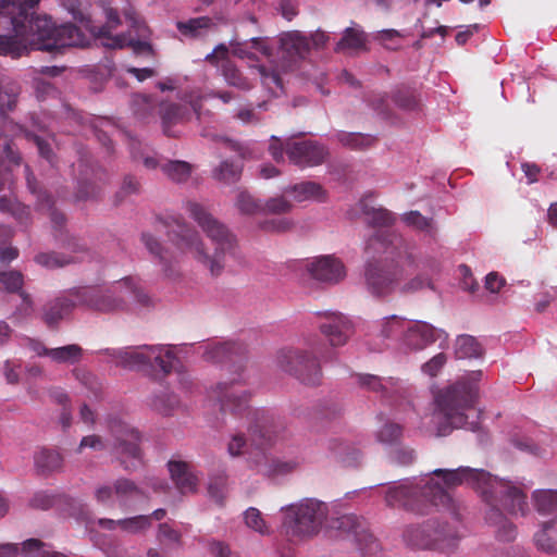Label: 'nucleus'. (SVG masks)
<instances>
[{
  "mask_svg": "<svg viewBox=\"0 0 557 557\" xmlns=\"http://www.w3.org/2000/svg\"><path fill=\"white\" fill-rule=\"evenodd\" d=\"M39 0H0V54L18 57L23 51L60 53L85 47L88 39L74 24L57 26L48 16H34Z\"/></svg>",
  "mask_w": 557,
  "mask_h": 557,
  "instance_id": "nucleus-1",
  "label": "nucleus"
},
{
  "mask_svg": "<svg viewBox=\"0 0 557 557\" xmlns=\"http://www.w3.org/2000/svg\"><path fill=\"white\" fill-rule=\"evenodd\" d=\"M184 208L214 246L212 253L206 249L199 233L181 215L158 219L165 228L169 239L181 250L189 252L206 267L212 276H219L225 268V257L233 255L237 240L225 224L209 209L195 200L185 202Z\"/></svg>",
  "mask_w": 557,
  "mask_h": 557,
  "instance_id": "nucleus-2",
  "label": "nucleus"
},
{
  "mask_svg": "<svg viewBox=\"0 0 557 557\" xmlns=\"http://www.w3.org/2000/svg\"><path fill=\"white\" fill-rule=\"evenodd\" d=\"M432 474L442 479L445 486L436 481L446 492L462 484L475 490L487 506L485 520L496 527V537L499 541L511 542L516 539V527L507 520L503 510L511 515L524 516L528 510L527 495L519 487L493 476L483 469L459 467L454 470L435 469Z\"/></svg>",
  "mask_w": 557,
  "mask_h": 557,
  "instance_id": "nucleus-3",
  "label": "nucleus"
},
{
  "mask_svg": "<svg viewBox=\"0 0 557 557\" xmlns=\"http://www.w3.org/2000/svg\"><path fill=\"white\" fill-rule=\"evenodd\" d=\"M381 244L384 248L383 260H369L364 265V282L367 289L375 297L392 294L404 277L405 264H413V247L401 236L388 235L381 242L379 236L370 239V245Z\"/></svg>",
  "mask_w": 557,
  "mask_h": 557,
  "instance_id": "nucleus-4",
  "label": "nucleus"
},
{
  "mask_svg": "<svg viewBox=\"0 0 557 557\" xmlns=\"http://www.w3.org/2000/svg\"><path fill=\"white\" fill-rule=\"evenodd\" d=\"M216 389L221 410L246 419L251 444L259 449L271 445L276 433L274 419L264 409L249 407V394L242 387L240 381L221 382Z\"/></svg>",
  "mask_w": 557,
  "mask_h": 557,
  "instance_id": "nucleus-5",
  "label": "nucleus"
},
{
  "mask_svg": "<svg viewBox=\"0 0 557 557\" xmlns=\"http://www.w3.org/2000/svg\"><path fill=\"white\" fill-rule=\"evenodd\" d=\"M476 398V388L465 382H457L441 391L436 396V405L444 421L438 425V435L446 436L454 429L478 431L481 410L475 408Z\"/></svg>",
  "mask_w": 557,
  "mask_h": 557,
  "instance_id": "nucleus-6",
  "label": "nucleus"
},
{
  "mask_svg": "<svg viewBox=\"0 0 557 557\" xmlns=\"http://www.w3.org/2000/svg\"><path fill=\"white\" fill-rule=\"evenodd\" d=\"M385 503L392 508H403L418 515L429 513L432 507L454 509L453 498L432 476L404 480L389 485Z\"/></svg>",
  "mask_w": 557,
  "mask_h": 557,
  "instance_id": "nucleus-7",
  "label": "nucleus"
},
{
  "mask_svg": "<svg viewBox=\"0 0 557 557\" xmlns=\"http://www.w3.org/2000/svg\"><path fill=\"white\" fill-rule=\"evenodd\" d=\"M76 298L77 304L102 313L122 311L129 301L140 306L150 304L139 280L133 276H126L106 289L84 288L76 293Z\"/></svg>",
  "mask_w": 557,
  "mask_h": 557,
  "instance_id": "nucleus-8",
  "label": "nucleus"
},
{
  "mask_svg": "<svg viewBox=\"0 0 557 557\" xmlns=\"http://www.w3.org/2000/svg\"><path fill=\"white\" fill-rule=\"evenodd\" d=\"M283 530L292 539H307L317 535L327 518V505L314 498L282 508Z\"/></svg>",
  "mask_w": 557,
  "mask_h": 557,
  "instance_id": "nucleus-9",
  "label": "nucleus"
},
{
  "mask_svg": "<svg viewBox=\"0 0 557 557\" xmlns=\"http://www.w3.org/2000/svg\"><path fill=\"white\" fill-rule=\"evenodd\" d=\"M117 366L126 369H141L150 366L158 368L163 375H168L175 368L177 359L170 349L162 346H138L112 350L110 352Z\"/></svg>",
  "mask_w": 557,
  "mask_h": 557,
  "instance_id": "nucleus-10",
  "label": "nucleus"
},
{
  "mask_svg": "<svg viewBox=\"0 0 557 557\" xmlns=\"http://www.w3.org/2000/svg\"><path fill=\"white\" fill-rule=\"evenodd\" d=\"M108 428L113 438L112 451L122 467L132 471L143 463L140 434L119 417H109Z\"/></svg>",
  "mask_w": 557,
  "mask_h": 557,
  "instance_id": "nucleus-11",
  "label": "nucleus"
},
{
  "mask_svg": "<svg viewBox=\"0 0 557 557\" xmlns=\"http://www.w3.org/2000/svg\"><path fill=\"white\" fill-rule=\"evenodd\" d=\"M277 361L285 372L305 385L317 386L322 382V369L312 351L284 349L278 354Z\"/></svg>",
  "mask_w": 557,
  "mask_h": 557,
  "instance_id": "nucleus-12",
  "label": "nucleus"
},
{
  "mask_svg": "<svg viewBox=\"0 0 557 557\" xmlns=\"http://www.w3.org/2000/svg\"><path fill=\"white\" fill-rule=\"evenodd\" d=\"M333 527L347 536H352L362 555L372 556L379 552L380 544L369 531L364 518L355 513L343 515L336 519Z\"/></svg>",
  "mask_w": 557,
  "mask_h": 557,
  "instance_id": "nucleus-13",
  "label": "nucleus"
},
{
  "mask_svg": "<svg viewBox=\"0 0 557 557\" xmlns=\"http://www.w3.org/2000/svg\"><path fill=\"white\" fill-rule=\"evenodd\" d=\"M106 24L101 26H90V32L96 38L101 39L102 46L111 49L123 48L132 46L135 49L149 50L150 45L145 41H134L128 39L125 35L111 36V32L121 25V18L116 10L112 8H104Z\"/></svg>",
  "mask_w": 557,
  "mask_h": 557,
  "instance_id": "nucleus-14",
  "label": "nucleus"
},
{
  "mask_svg": "<svg viewBox=\"0 0 557 557\" xmlns=\"http://www.w3.org/2000/svg\"><path fill=\"white\" fill-rule=\"evenodd\" d=\"M286 154L288 160L297 166H317L324 162L327 149L312 140L287 141Z\"/></svg>",
  "mask_w": 557,
  "mask_h": 557,
  "instance_id": "nucleus-15",
  "label": "nucleus"
},
{
  "mask_svg": "<svg viewBox=\"0 0 557 557\" xmlns=\"http://www.w3.org/2000/svg\"><path fill=\"white\" fill-rule=\"evenodd\" d=\"M306 269L313 280L325 284H337L346 276L343 262L331 255L308 261Z\"/></svg>",
  "mask_w": 557,
  "mask_h": 557,
  "instance_id": "nucleus-16",
  "label": "nucleus"
},
{
  "mask_svg": "<svg viewBox=\"0 0 557 557\" xmlns=\"http://www.w3.org/2000/svg\"><path fill=\"white\" fill-rule=\"evenodd\" d=\"M20 86L12 81H0V132L10 135L23 132V126L14 123L7 114L12 111L17 101Z\"/></svg>",
  "mask_w": 557,
  "mask_h": 557,
  "instance_id": "nucleus-17",
  "label": "nucleus"
},
{
  "mask_svg": "<svg viewBox=\"0 0 557 557\" xmlns=\"http://www.w3.org/2000/svg\"><path fill=\"white\" fill-rule=\"evenodd\" d=\"M333 347L343 346L354 333L351 321L342 313H327L319 326Z\"/></svg>",
  "mask_w": 557,
  "mask_h": 557,
  "instance_id": "nucleus-18",
  "label": "nucleus"
},
{
  "mask_svg": "<svg viewBox=\"0 0 557 557\" xmlns=\"http://www.w3.org/2000/svg\"><path fill=\"white\" fill-rule=\"evenodd\" d=\"M246 348L238 343H219L208 346L203 358L215 363L231 362L235 372L243 370Z\"/></svg>",
  "mask_w": 557,
  "mask_h": 557,
  "instance_id": "nucleus-19",
  "label": "nucleus"
},
{
  "mask_svg": "<svg viewBox=\"0 0 557 557\" xmlns=\"http://www.w3.org/2000/svg\"><path fill=\"white\" fill-rule=\"evenodd\" d=\"M441 333L443 332L426 322L414 321L408 324L403 337V344L410 350H422L435 343L440 338Z\"/></svg>",
  "mask_w": 557,
  "mask_h": 557,
  "instance_id": "nucleus-20",
  "label": "nucleus"
},
{
  "mask_svg": "<svg viewBox=\"0 0 557 557\" xmlns=\"http://www.w3.org/2000/svg\"><path fill=\"white\" fill-rule=\"evenodd\" d=\"M434 529V523L430 520L422 524H410L406 527L403 532L404 542L412 547L419 549H429V547H447V543L438 542L440 540L432 539L431 531ZM448 545H450L448 543Z\"/></svg>",
  "mask_w": 557,
  "mask_h": 557,
  "instance_id": "nucleus-21",
  "label": "nucleus"
},
{
  "mask_svg": "<svg viewBox=\"0 0 557 557\" xmlns=\"http://www.w3.org/2000/svg\"><path fill=\"white\" fill-rule=\"evenodd\" d=\"M282 57L288 62L305 59L310 51L309 39L298 30L285 32L280 36Z\"/></svg>",
  "mask_w": 557,
  "mask_h": 557,
  "instance_id": "nucleus-22",
  "label": "nucleus"
},
{
  "mask_svg": "<svg viewBox=\"0 0 557 557\" xmlns=\"http://www.w3.org/2000/svg\"><path fill=\"white\" fill-rule=\"evenodd\" d=\"M159 114L162 122L164 135L176 137V133L172 132V127L186 123L190 120L189 109L180 103L162 102L160 104Z\"/></svg>",
  "mask_w": 557,
  "mask_h": 557,
  "instance_id": "nucleus-23",
  "label": "nucleus"
},
{
  "mask_svg": "<svg viewBox=\"0 0 557 557\" xmlns=\"http://www.w3.org/2000/svg\"><path fill=\"white\" fill-rule=\"evenodd\" d=\"M141 242L150 255L162 265L163 273L166 277L175 278L178 276V271L174 265L172 255L161 245L158 238L148 232H144L141 234Z\"/></svg>",
  "mask_w": 557,
  "mask_h": 557,
  "instance_id": "nucleus-24",
  "label": "nucleus"
},
{
  "mask_svg": "<svg viewBox=\"0 0 557 557\" xmlns=\"http://www.w3.org/2000/svg\"><path fill=\"white\" fill-rule=\"evenodd\" d=\"M358 383L368 391L380 393L382 397H389L394 393H398L401 388L398 379H382L373 374H358Z\"/></svg>",
  "mask_w": 557,
  "mask_h": 557,
  "instance_id": "nucleus-25",
  "label": "nucleus"
},
{
  "mask_svg": "<svg viewBox=\"0 0 557 557\" xmlns=\"http://www.w3.org/2000/svg\"><path fill=\"white\" fill-rule=\"evenodd\" d=\"M168 466L171 478L182 494H189L196 491L197 478L191 473L187 462L170 461Z\"/></svg>",
  "mask_w": 557,
  "mask_h": 557,
  "instance_id": "nucleus-26",
  "label": "nucleus"
},
{
  "mask_svg": "<svg viewBox=\"0 0 557 557\" xmlns=\"http://www.w3.org/2000/svg\"><path fill=\"white\" fill-rule=\"evenodd\" d=\"M75 306L76 302L69 297H58L44 307L42 320L49 327H53L67 317Z\"/></svg>",
  "mask_w": 557,
  "mask_h": 557,
  "instance_id": "nucleus-27",
  "label": "nucleus"
},
{
  "mask_svg": "<svg viewBox=\"0 0 557 557\" xmlns=\"http://www.w3.org/2000/svg\"><path fill=\"white\" fill-rule=\"evenodd\" d=\"M5 157L9 162L13 165H20L22 158L18 152L13 150V141L9 139L8 134H3L0 132V159ZM12 183V173L11 170L7 166H3L0 163V191L5 188V186H10Z\"/></svg>",
  "mask_w": 557,
  "mask_h": 557,
  "instance_id": "nucleus-28",
  "label": "nucleus"
},
{
  "mask_svg": "<svg viewBox=\"0 0 557 557\" xmlns=\"http://www.w3.org/2000/svg\"><path fill=\"white\" fill-rule=\"evenodd\" d=\"M284 193L290 194L293 199L297 202L307 200L323 201L325 198V190L323 187L319 183L311 181L290 185L284 189Z\"/></svg>",
  "mask_w": 557,
  "mask_h": 557,
  "instance_id": "nucleus-29",
  "label": "nucleus"
},
{
  "mask_svg": "<svg viewBox=\"0 0 557 557\" xmlns=\"http://www.w3.org/2000/svg\"><path fill=\"white\" fill-rule=\"evenodd\" d=\"M430 522L434 523V529L431 531L432 539L440 540L438 542L449 543L447 547H429V549H435L443 553H449L456 549L459 541L458 532L455 528L448 525L447 523L441 524L435 519H430Z\"/></svg>",
  "mask_w": 557,
  "mask_h": 557,
  "instance_id": "nucleus-30",
  "label": "nucleus"
},
{
  "mask_svg": "<svg viewBox=\"0 0 557 557\" xmlns=\"http://www.w3.org/2000/svg\"><path fill=\"white\" fill-rule=\"evenodd\" d=\"M534 507L542 516L557 519V490H536L532 494Z\"/></svg>",
  "mask_w": 557,
  "mask_h": 557,
  "instance_id": "nucleus-31",
  "label": "nucleus"
},
{
  "mask_svg": "<svg viewBox=\"0 0 557 557\" xmlns=\"http://www.w3.org/2000/svg\"><path fill=\"white\" fill-rule=\"evenodd\" d=\"M367 35L363 30L356 27H347L341 40L335 47L336 52L351 50V51H367Z\"/></svg>",
  "mask_w": 557,
  "mask_h": 557,
  "instance_id": "nucleus-32",
  "label": "nucleus"
},
{
  "mask_svg": "<svg viewBox=\"0 0 557 557\" xmlns=\"http://www.w3.org/2000/svg\"><path fill=\"white\" fill-rule=\"evenodd\" d=\"M34 462L40 473L47 474L59 470L63 459L58 451L42 447L35 453Z\"/></svg>",
  "mask_w": 557,
  "mask_h": 557,
  "instance_id": "nucleus-33",
  "label": "nucleus"
},
{
  "mask_svg": "<svg viewBox=\"0 0 557 557\" xmlns=\"http://www.w3.org/2000/svg\"><path fill=\"white\" fill-rule=\"evenodd\" d=\"M163 174L174 183H185L191 175L193 165L186 161L172 160L160 165Z\"/></svg>",
  "mask_w": 557,
  "mask_h": 557,
  "instance_id": "nucleus-34",
  "label": "nucleus"
},
{
  "mask_svg": "<svg viewBox=\"0 0 557 557\" xmlns=\"http://www.w3.org/2000/svg\"><path fill=\"white\" fill-rule=\"evenodd\" d=\"M483 348L471 335H460L456 339L455 356L458 359H470L481 357Z\"/></svg>",
  "mask_w": 557,
  "mask_h": 557,
  "instance_id": "nucleus-35",
  "label": "nucleus"
},
{
  "mask_svg": "<svg viewBox=\"0 0 557 557\" xmlns=\"http://www.w3.org/2000/svg\"><path fill=\"white\" fill-rule=\"evenodd\" d=\"M337 140L351 150H366L376 143V138L369 134L338 132Z\"/></svg>",
  "mask_w": 557,
  "mask_h": 557,
  "instance_id": "nucleus-36",
  "label": "nucleus"
},
{
  "mask_svg": "<svg viewBox=\"0 0 557 557\" xmlns=\"http://www.w3.org/2000/svg\"><path fill=\"white\" fill-rule=\"evenodd\" d=\"M361 209L364 215L368 218V222L374 227H387L391 226L394 221V214L385 208L370 207L366 200L361 201Z\"/></svg>",
  "mask_w": 557,
  "mask_h": 557,
  "instance_id": "nucleus-37",
  "label": "nucleus"
},
{
  "mask_svg": "<svg viewBox=\"0 0 557 557\" xmlns=\"http://www.w3.org/2000/svg\"><path fill=\"white\" fill-rule=\"evenodd\" d=\"M82 357L83 348L76 344L51 348L49 350V358L55 363L74 364L81 361Z\"/></svg>",
  "mask_w": 557,
  "mask_h": 557,
  "instance_id": "nucleus-38",
  "label": "nucleus"
},
{
  "mask_svg": "<svg viewBox=\"0 0 557 557\" xmlns=\"http://www.w3.org/2000/svg\"><path fill=\"white\" fill-rule=\"evenodd\" d=\"M39 210L46 211L53 224L54 230H61L65 224V216L54 208L52 197L46 191H40L37 197Z\"/></svg>",
  "mask_w": 557,
  "mask_h": 557,
  "instance_id": "nucleus-39",
  "label": "nucleus"
},
{
  "mask_svg": "<svg viewBox=\"0 0 557 557\" xmlns=\"http://www.w3.org/2000/svg\"><path fill=\"white\" fill-rule=\"evenodd\" d=\"M76 257H70L58 252H40L35 256V262L47 269L63 268L76 261Z\"/></svg>",
  "mask_w": 557,
  "mask_h": 557,
  "instance_id": "nucleus-40",
  "label": "nucleus"
},
{
  "mask_svg": "<svg viewBox=\"0 0 557 557\" xmlns=\"http://www.w3.org/2000/svg\"><path fill=\"white\" fill-rule=\"evenodd\" d=\"M240 174L242 165L228 160L222 161L213 172L214 178L224 184L236 183L239 180Z\"/></svg>",
  "mask_w": 557,
  "mask_h": 557,
  "instance_id": "nucleus-41",
  "label": "nucleus"
},
{
  "mask_svg": "<svg viewBox=\"0 0 557 557\" xmlns=\"http://www.w3.org/2000/svg\"><path fill=\"white\" fill-rule=\"evenodd\" d=\"M114 493L121 506H125L131 498L141 495L140 488L133 481L124 478L114 482Z\"/></svg>",
  "mask_w": 557,
  "mask_h": 557,
  "instance_id": "nucleus-42",
  "label": "nucleus"
},
{
  "mask_svg": "<svg viewBox=\"0 0 557 557\" xmlns=\"http://www.w3.org/2000/svg\"><path fill=\"white\" fill-rule=\"evenodd\" d=\"M210 98H219L224 103H228L232 99H234V95L230 91H210L191 98L189 104L196 114L197 120H200L203 115V102Z\"/></svg>",
  "mask_w": 557,
  "mask_h": 557,
  "instance_id": "nucleus-43",
  "label": "nucleus"
},
{
  "mask_svg": "<svg viewBox=\"0 0 557 557\" xmlns=\"http://www.w3.org/2000/svg\"><path fill=\"white\" fill-rule=\"evenodd\" d=\"M407 326L405 319L391 315L382 321L380 334L384 338H396L400 335L404 337Z\"/></svg>",
  "mask_w": 557,
  "mask_h": 557,
  "instance_id": "nucleus-44",
  "label": "nucleus"
},
{
  "mask_svg": "<svg viewBox=\"0 0 557 557\" xmlns=\"http://www.w3.org/2000/svg\"><path fill=\"white\" fill-rule=\"evenodd\" d=\"M554 520L544 522L542 529L535 533L534 542L537 549L547 553L554 554L557 552V545L555 540L549 535V530L553 529Z\"/></svg>",
  "mask_w": 557,
  "mask_h": 557,
  "instance_id": "nucleus-45",
  "label": "nucleus"
},
{
  "mask_svg": "<svg viewBox=\"0 0 557 557\" xmlns=\"http://www.w3.org/2000/svg\"><path fill=\"white\" fill-rule=\"evenodd\" d=\"M405 35L396 29H382L373 35V39L381 44L385 49L396 51L400 49V40Z\"/></svg>",
  "mask_w": 557,
  "mask_h": 557,
  "instance_id": "nucleus-46",
  "label": "nucleus"
},
{
  "mask_svg": "<svg viewBox=\"0 0 557 557\" xmlns=\"http://www.w3.org/2000/svg\"><path fill=\"white\" fill-rule=\"evenodd\" d=\"M212 20L208 16L190 18L186 22H178L177 29L181 34L189 37H197L201 29L210 27Z\"/></svg>",
  "mask_w": 557,
  "mask_h": 557,
  "instance_id": "nucleus-47",
  "label": "nucleus"
},
{
  "mask_svg": "<svg viewBox=\"0 0 557 557\" xmlns=\"http://www.w3.org/2000/svg\"><path fill=\"white\" fill-rule=\"evenodd\" d=\"M18 136H23L25 139H27L28 141H33L37 149H38V152L39 154L47 159L48 161L51 162L52 160V150L50 148V145L45 141L41 137H39L38 135H35L28 131H26L24 127H23V132H13L9 135V138L10 137H18Z\"/></svg>",
  "mask_w": 557,
  "mask_h": 557,
  "instance_id": "nucleus-48",
  "label": "nucleus"
},
{
  "mask_svg": "<svg viewBox=\"0 0 557 557\" xmlns=\"http://www.w3.org/2000/svg\"><path fill=\"white\" fill-rule=\"evenodd\" d=\"M23 227L28 228L32 225L30 208L26 205L12 199L8 212Z\"/></svg>",
  "mask_w": 557,
  "mask_h": 557,
  "instance_id": "nucleus-49",
  "label": "nucleus"
},
{
  "mask_svg": "<svg viewBox=\"0 0 557 557\" xmlns=\"http://www.w3.org/2000/svg\"><path fill=\"white\" fill-rule=\"evenodd\" d=\"M150 527L149 516H135L132 518L120 519L119 528L126 533H138Z\"/></svg>",
  "mask_w": 557,
  "mask_h": 557,
  "instance_id": "nucleus-50",
  "label": "nucleus"
},
{
  "mask_svg": "<svg viewBox=\"0 0 557 557\" xmlns=\"http://www.w3.org/2000/svg\"><path fill=\"white\" fill-rule=\"evenodd\" d=\"M244 519H245L246 525L249 529H251L262 535L269 533V528H268L265 521L263 520L261 512L257 508H255V507L248 508L244 513Z\"/></svg>",
  "mask_w": 557,
  "mask_h": 557,
  "instance_id": "nucleus-51",
  "label": "nucleus"
},
{
  "mask_svg": "<svg viewBox=\"0 0 557 557\" xmlns=\"http://www.w3.org/2000/svg\"><path fill=\"white\" fill-rule=\"evenodd\" d=\"M150 405L159 413L168 416L178 405V398L174 394H163L154 396Z\"/></svg>",
  "mask_w": 557,
  "mask_h": 557,
  "instance_id": "nucleus-52",
  "label": "nucleus"
},
{
  "mask_svg": "<svg viewBox=\"0 0 557 557\" xmlns=\"http://www.w3.org/2000/svg\"><path fill=\"white\" fill-rule=\"evenodd\" d=\"M23 285V275L18 271L0 272V289L9 293L20 292Z\"/></svg>",
  "mask_w": 557,
  "mask_h": 557,
  "instance_id": "nucleus-53",
  "label": "nucleus"
},
{
  "mask_svg": "<svg viewBox=\"0 0 557 557\" xmlns=\"http://www.w3.org/2000/svg\"><path fill=\"white\" fill-rule=\"evenodd\" d=\"M236 207L244 214H256L263 210V206L246 191L238 194Z\"/></svg>",
  "mask_w": 557,
  "mask_h": 557,
  "instance_id": "nucleus-54",
  "label": "nucleus"
},
{
  "mask_svg": "<svg viewBox=\"0 0 557 557\" xmlns=\"http://www.w3.org/2000/svg\"><path fill=\"white\" fill-rule=\"evenodd\" d=\"M424 288H433L432 278L430 275L418 273L414 277L400 286V293L413 294Z\"/></svg>",
  "mask_w": 557,
  "mask_h": 557,
  "instance_id": "nucleus-55",
  "label": "nucleus"
},
{
  "mask_svg": "<svg viewBox=\"0 0 557 557\" xmlns=\"http://www.w3.org/2000/svg\"><path fill=\"white\" fill-rule=\"evenodd\" d=\"M414 263L413 264H405V267L414 268L419 271V273L429 275L438 272L440 262L433 257H417L413 252Z\"/></svg>",
  "mask_w": 557,
  "mask_h": 557,
  "instance_id": "nucleus-56",
  "label": "nucleus"
},
{
  "mask_svg": "<svg viewBox=\"0 0 557 557\" xmlns=\"http://www.w3.org/2000/svg\"><path fill=\"white\" fill-rule=\"evenodd\" d=\"M401 434L403 429L399 424L388 422L377 432L376 438L383 444H394L400 438Z\"/></svg>",
  "mask_w": 557,
  "mask_h": 557,
  "instance_id": "nucleus-57",
  "label": "nucleus"
},
{
  "mask_svg": "<svg viewBox=\"0 0 557 557\" xmlns=\"http://www.w3.org/2000/svg\"><path fill=\"white\" fill-rule=\"evenodd\" d=\"M393 100L399 108L405 110H414L419 106L417 95L409 89H398L393 95Z\"/></svg>",
  "mask_w": 557,
  "mask_h": 557,
  "instance_id": "nucleus-58",
  "label": "nucleus"
},
{
  "mask_svg": "<svg viewBox=\"0 0 557 557\" xmlns=\"http://www.w3.org/2000/svg\"><path fill=\"white\" fill-rule=\"evenodd\" d=\"M73 374L83 385H85L94 394L96 398L99 397L102 387L100 382L96 379L94 374L82 369H75L73 371Z\"/></svg>",
  "mask_w": 557,
  "mask_h": 557,
  "instance_id": "nucleus-59",
  "label": "nucleus"
},
{
  "mask_svg": "<svg viewBox=\"0 0 557 557\" xmlns=\"http://www.w3.org/2000/svg\"><path fill=\"white\" fill-rule=\"evenodd\" d=\"M223 73L226 82L235 87L242 88V89H248L250 88V85L248 84L247 79L243 77L240 72L230 62H227L223 66Z\"/></svg>",
  "mask_w": 557,
  "mask_h": 557,
  "instance_id": "nucleus-60",
  "label": "nucleus"
},
{
  "mask_svg": "<svg viewBox=\"0 0 557 557\" xmlns=\"http://www.w3.org/2000/svg\"><path fill=\"white\" fill-rule=\"evenodd\" d=\"M57 239L61 243L62 247L69 251H71L72 253L74 255H81V253H86L88 251V246L87 244L85 243V240H83L82 238H77V237H59L58 235H55ZM76 257L77 259L79 258L78 256H74Z\"/></svg>",
  "mask_w": 557,
  "mask_h": 557,
  "instance_id": "nucleus-61",
  "label": "nucleus"
},
{
  "mask_svg": "<svg viewBox=\"0 0 557 557\" xmlns=\"http://www.w3.org/2000/svg\"><path fill=\"white\" fill-rule=\"evenodd\" d=\"M404 221L420 231L432 230V219L423 216L419 211H410L404 215Z\"/></svg>",
  "mask_w": 557,
  "mask_h": 557,
  "instance_id": "nucleus-62",
  "label": "nucleus"
},
{
  "mask_svg": "<svg viewBox=\"0 0 557 557\" xmlns=\"http://www.w3.org/2000/svg\"><path fill=\"white\" fill-rule=\"evenodd\" d=\"M292 203L285 199L284 197H275L269 199L265 205L263 206V210L265 212L274 213V214H281L286 213L290 211Z\"/></svg>",
  "mask_w": 557,
  "mask_h": 557,
  "instance_id": "nucleus-63",
  "label": "nucleus"
},
{
  "mask_svg": "<svg viewBox=\"0 0 557 557\" xmlns=\"http://www.w3.org/2000/svg\"><path fill=\"white\" fill-rule=\"evenodd\" d=\"M447 357L444 352H440L435 355L432 359H430L428 362H425L422 367V370L424 373L435 376L438 371L443 368V366L446 363Z\"/></svg>",
  "mask_w": 557,
  "mask_h": 557,
  "instance_id": "nucleus-64",
  "label": "nucleus"
}]
</instances>
